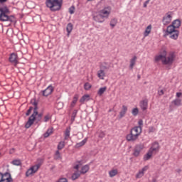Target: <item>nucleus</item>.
Masks as SVG:
<instances>
[{
  "label": "nucleus",
  "instance_id": "obj_1",
  "mask_svg": "<svg viewBox=\"0 0 182 182\" xmlns=\"http://www.w3.org/2000/svg\"><path fill=\"white\" fill-rule=\"evenodd\" d=\"M181 26V21L176 19L172 22L171 25H169L166 29V35H169L171 39H177L178 38L179 32L176 30L177 28H180Z\"/></svg>",
  "mask_w": 182,
  "mask_h": 182
},
{
  "label": "nucleus",
  "instance_id": "obj_2",
  "mask_svg": "<svg viewBox=\"0 0 182 182\" xmlns=\"http://www.w3.org/2000/svg\"><path fill=\"white\" fill-rule=\"evenodd\" d=\"M63 0H46V5L51 12H56L62 9Z\"/></svg>",
  "mask_w": 182,
  "mask_h": 182
},
{
  "label": "nucleus",
  "instance_id": "obj_3",
  "mask_svg": "<svg viewBox=\"0 0 182 182\" xmlns=\"http://www.w3.org/2000/svg\"><path fill=\"white\" fill-rule=\"evenodd\" d=\"M9 9L7 6H0V21L1 22H15V16H8Z\"/></svg>",
  "mask_w": 182,
  "mask_h": 182
},
{
  "label": "nucleus",
  "instance_id": "obj_4",
  "mask_svg": "<svg viewBox=\"0 0 182 182\" xmlns=\"http://www.w3.org/2000/svg\"><path fill=\"white\" fill-rule=\"evenodd\" d=\"M31 103L34 106L33 112L26 123V129H29V127L33 124L35 119H36V115H38V102H36L35 100H31Z\"/></svg>",
  "mask_w": 182,
  "mask_h": 182
},
{
  "label": "nucleus",
  "instance_id": "obj_5",
  "mask_svg": "<svg viewBox=\"0 0 182 182\" xmlns=\"http://www.w3.org/2000/svg\"><path fill=\"white\" fill-rule=\"evenodd\" d=\"M174 59H176V54L174 52H171L168 54V56H165L164 58V60H162V64L163 65H173V63L174 62Z\"/></svg>",
  "mask_w": 182,
  "mask_h": 182
},
{
  "label": "nucleus",
  "instance_id": "obj_6",
  "mask_svg": "<svg viewBox=\"0 0 182 182\" xmlns=\"http://www.w3.org/2000/svg\"><path fill=\"white\" fill-rule=\"evenodd\" d=\"M41 164H38L36 165H34L31 166L26 172V177H29V176H32V174H35L36 171L41 168Z\"/></svg>",
  "mask_w": 182,
  "mask_h": 182
},
{
  "label": "nucleus",
  "instance_id": "obj_7",
  "mask_svg": "<svg viewBox=\"0 0 182 182\" xmlns=\"http://www.w3.org/2000/svg\"><path fill=\"white\" fill-rule=\"evenodd\" d=\"M0 177L1 178L2 182H12L14 179H12V176L11 173L9 172H6L5 173H2L0 172Z\"/></svg>",
  "mask_w": 182,
  "mask_h": 182
},
{
  "label": "nucleus",
  "instance_id": "obj_8",
  "mask_svg": "<svg viewBox=\"0 0 182 182\" xmlns=\"http://www.w3.org/2000/svg\"><path fill=\"white\" fill-rule=\"evenodd\" d=\"M172 18H173V12L168 11V13H166L162 19L163 24L168 25V23L171 22Z\"/></svg>",
  "mask_w": 182,
  "mask_h": 182
},
{
  "label": "nucleus",
  "instance_id": "obj_9",
  "mask_svg": "<svg viewBox=\"0 0 182 182\" xmlns=\"http://www.w3.org/2000/svg\"><path fill=\"white\" fill-rule=\"evenodd\" d=\"M126 139L127 141H136L139 139V136L137 134H134L130 130V133L127 135Z\"/></svg>",
  "mask_w": 182,
  "mask_h": 182
},
{
  "label": "nucleus",
  "instance_id": "obj_10",
  "mask_svg": "<svg viewBox=\"0 0 182 182\" xmlns=\"http://www.w3.org/2000/svg\"><path fill=\"white\" fill-rule=\"evenodd\" d=\"M112 11V7L108 6L105 7L102 10L100 11V15H103L104 18H109V15H110V12Z\"/></svg>",
  "mask_w": 182,
  "mask_h": 182
},
{
  "label": "nucleus",
  "instance_id": "obj_11",
  "mask_svg": "<svg viewBox=\"0 0 182 182\" xmlns=\"http://www.w3.org/2000/svg\"><path fill=\"white\" fill-rule=\"evenodd\" d=\"M159 150H160V145L158 142H154L149 149V151L152 152L154 154L159 153Z\"/></svg>",
  "mask_w": 182,
  "mask_h": 182
},
{
  "label": "nucleus",
  "instance_id": "obj_12",
  "mask_svg": "<svg viewBox=\"0 0 182 182\" xmlns=\"http://www.w3.org/2000/svg\"><path fill=\"white\" fill-rule=\"evenodd\" d=\"M53 92V87L52 85H49L46 90L41 91L43 96L47 97L49 95H52Z\"/></svg>",
  "mask_w": 182,
  "mask_h": 182
},
{
  "label": "nucleus",
  "instance_id": "obj_13",
  "mask_svg": "<svg viewBox=\"0 0 182 182\" xmlns=\"http://www.w3.org/2000/svg\"><path fill=\"white\" fill-rule=\"evenodd\" d=\"M166 56H167V51H166V50H164L161 52V55H156L155 57V62H160V60H161V62L163 63V60H164V58H166Z\"/></svg>",
  "mask_w": 182,
  "mask_h": 182
},
{
  "label": "nucleus",
  "instance_id": "obj_14",
  "mask_svg": "<svg viewBox=\"0 0 182 182\" xmlns=\"http://www.w3.org/2000/svg\"><path fill=\"white\" fill-rule=\"evenodd\" d=\"M139 106L143 112H145V110H147V107H149V100L145 99L144 100H141L139 102Z\"/></svg>",
  "mask_w": 182,
  "mask_h": 182
},
{
  "label": "nucleus",
  "instance_id": "obj_15",
  "mask_svg": "<svg viewBox=\"0 0 182 182\" xmlns=\"http://www.w3.org/2000/svg\"><path fill=\"white\" fill-rule=\"evenodd\" d=\"M149 170V166H146L141 171H139V172L136 175V178H141L143 176H144V171H147Z\"/></svg>",
  "mask_w": 182,
  "mask_h": 182
},
{
  "label": "nucleus",
  "instance_id": "obj_16",
  "mask_svg": "<svg viewBox=\"0 0 182 182\" xmlns=\"http://www.w3.org/2000/svg\"><path fill=\"white\" fill-rule=\"evenodd\" d=\"M9 62L18 65V55L15 53H11L9 57Z\"/></svg>",
  "mask_w": 182,
  "mask_h": 182
},
{
  "label": "nucleus",
  "instance_id": "obj_17",
  "mask_svg": "<svg viewBox=\"0 0 182 182\" xmlns=\"http://www.w3.org/2000/svg\"><path fill=\"white\" fill-rule=\"evenodd\" d=\"M93 19L94 21H95V22H100V23H102V22H105V18L102 14H98L97 16H95L93 17Z\"/></svg>",
  "mask_w": 182,
  "mask_h": 182
},
{
  "label": "nucleus",
  "instance_id": "obj_18",
  "mask_svg": "<svg viewBox=\"0 0 182 182\" xmlns=\"http://www.w3.org/2000/svg\"><path fill=\"white\" fill-rule=\"evenodd\" d=\"M126 113H127V107L126 105H122V109L119 112V119H123V117L126 116Z\"/></svg>",
  "mask_w": 182,
  "mask_h": 182
},
{
  "label": "nucleus",
  "instance_id": "obj_19",
  "mask_svg": "<svg viewBox=\"0 0 182 182\" xmlns=\"http://www.w3.org/2000/svg\"><path fill=\"white\" fill-rule=\"evenodd\" d=\"M131 131L134 132V134H137V136L141 134V127H135L131 129Z\"/></svg>",
  "mask_w": 182,
  "mask_h": 182
},
{
  "label": "nucleus",
  "instance_id": "obj_20",
  "mask_svg": "<svg viewBox=\"0 0 182 182\" xmlns=\"http://www.w3.org/2000/svg\"><path fill=\"white\" fill-rule=\"evenodd\" d=\"M154 154L151 152V151L149 150L148 152L144 156V161H147L150 160Z\"/></svg>",
  "mask_w": 182,
  "mask_h": 182
},
{
  "label": "nucleus",
  "instance_id": "obj_21",
  "mask_svg": "<svg viewBox=\"0 0 182 182\" xmlns=\"http://www.w3.org/2000/svg\"><path fill=\"white\" fill-rule=\"evenodd\" d=\"M97 76L99 79H101L102 80H105V76H106V74L105 73V70H100L97 71Z\"/></svg>",
  "mask_w": 182,
  "mask_h": 182
},
{
  "label": "nucleus",
  "instance_id": "obj_22",
  "mask_svg": "<svg viewBox=\"0 0 182 182\" xmlns=\"http://www.w3.org/2000/svg\"><path fill=\"white\" fill-rule=\"evenodd\" d=\"M136 60H137V56L134 55L131 60H130V65L129 68L133 70L134 68V65H136Z\"/></svg>",
  "mask_w": 182,
  "mask_h": 182
},
{
  "label": "nucleus",
  "instance_id": "obj_23",
  "mask_svg": "<svg viewBox=\"0 0 182 182\" xmlns=\"http://www.w3.org/2000/svg\"><path fill=\"white\" fill-rule=\"evenodd\" d=\"M171 105H173V106H181V99L176 98L174 100L171 102Z\"/></svg>",
  "mask_w": 182,
  "mask_h": 182
},
{
  "label": "nucleus",
  "instance_id": "obj_24",
  "mask_svg": "<svg viewBox=\"0 0 182 182\" xmlns=\"http://www.w3.org/2000/svg\"><path fill=\"white\" fill-rule=\"evenodd\" d=\"M66 30L68 32V36H69V35H70V32L73 30V24H72V23H69L67 25Z\"/></svg>",
  "mask_w": 182,
  "mask_h": 182
},
{
  "label": "nucleus",
  "instance_id": "obj_25",
  "mask_svg": "<svg viewBox=\"0 0 182 182\" xmlns=\"http://www.w3.org/2000/svg\"><path fill=\"white\" fill-rule=\"evenodd\" d=\"M90 96L89 95H83L80 100V103H85V102L89 101Z\"/></svg>",
  "mask_w": 182,
  "mask_h": 182
},
{
  "label": "nucleus",
  "instance_id": "obj_26",
  "mask_svg": "<svg viewBox=\"0 0 182 182\" xmlns=\"http://www.w3.org/2000/svg\"><path fill=\"white\" fill-rule=\"evenodd\" d=\"M119 173V171L117 169H112L109 171V177L113 178L114 176H117V173Z\"/></svg>",
  "mask_w": 182,
  "mask_h": 182
},
{
  "label": "nucleus",
  "instance_id": "obj_27",
  "mask_svg": "<svg viewBox=\"0 0 182 182\" xmlns=\"http://www.w3.org/2000/svg\"><path fill=\"white\" fill-rule=\"evenodd\" d=\"M70 136V127H68L66 128L65 132V140H68Z\"/></svg>",
  "mask_w": 182,
  "mask_h": 182
},
{
  "label": "nucleus",
  "instance_id": "obj_28",
  "mask_svg": "<svg viewBox=\"0 0 182 182\" xmlns=\"http://www.w3.org/2000/svg\"><path fill=\"white\" fill-rule=\"evenodd\" d=\"M106 90H107V87H103L100 88L97 92L98 96H102L103 95V93H105V92H106Z\"/></svg>",
  "mask_w": 182,
  "mask_h": 182
},
{
  "label": "nucleus",
  "instance_id": "obj_29",
  "mask_svg": "<svg viewBox=\"0 0 182 182\" xmlns=\"http://www.w3.org/2000/svg\"><path fill=\"white\" fill-rule=\"evenodd\" d=\"M88 171H89V166L85 165L84 166L82 167L80 173L82 174H86V173Z\"/></svg>",
  "mask_w": 182,
  "mask_h": 182
},
{
  "label": "nucleus",
  "instance_id": "obj_30",
  "mask_svg": "<svg viewBox=\"0 0 182 182\" xmlns=\"http://www.w3.org/2000/svg\"><path fill=\"white\" fill-rule=\"evenodd\" d=\"M150 32H151V25H149L146 27L144 33V36H149Z\"/></svg>",
  "mask_w": 182,
  "mask_h": 182
},
{
  "label": "nucleus",
  "instance_id": "obj_31",
  "mask_svg": "<svg viewBox=\"0 0 182 182\" xmlns=\"http://www.w3.org/2000/svg\"><path fill=\"white\" fill-rule=\"evenodd\" d=\"M143 149H144V145L141 144H139L134 147V149L138 151L139 153H141V150H143Z\"/></svg>",
  "mask_w": 182,
  "mask_h": 182
},
{
  "label": "nucleus",
  "instance_id": "obj_32",
  "mask_svg": "<svg viewBox=\"0 0 182 182\" xmlns=\"http://www.w3.org/2000/svg\"><path fill=\"white\" fill-rule=\"evenodd\" d=\"M87 141V139H85L84 140H82L81 142L77 143L75 145V147L79 148V147H82V146H85V144H86V142Z\"/></svg>",
  "mask_w": 182,
  "mask_h": 182
},
{
  "label": "nucleus",
  "instance_id": "obj_33",
  "mask_svg": "<svg viewBox=\"0 0 182 182\" xmlns=\"http://www.w3.org/2000/svg\"><path fill=\"white\" fill-rule=\"evenodd\" d=\"M110 26H112V28H114V26H116V25H117V18H112L110 21L109 23Z\"/></svg>",
  "mask_w": 182,
  "mask_h": 182
},
{
  "label": "nucleus",
  "instance_id": "obj_34",
  "mask_svg": "<svg viewBox=\"0 0 182 182\" xmlns=\"http://www.w3.org/2000/svg\"><path fill=\"white\" fill-rule=\"evenodd\" d=\"M77 99H79V97L77 95H75L74 97H73V102H71V107H75V105H76V103L77 102Z\"/></svg>",
  "mask_w": 182,
  "mask_h": 182
},
{
  "label": "nucleus",
  "instance_id": "obj_35",
  "mask_svg": "<svg viewBox=\"0 0 182 182\" xmlns=\"http://www.w3.org/2000/svg\"><path fill=\"white\" fill-rule=\"evenodd\" d=\"M77 114V109H74L73 113H72V116H71V122H73L75 119H76Z\"/></svg>",
  "mask_w": 182,
  "mask_h": 182
},
{
  "label": "nucleus",
  "instance_id": "obj_36",
  "mask_svg": "<svg viewBox=\"0 0 182 182\" xmlns=\"http://www.w3.org/2000/svg\"><path fill=\"white\" fill-rule=\"evenodd\" d=\"M80 177V173H79L78 172L74 173L72 176L71 178L72 180H77V178Z\"/></svg>",
  "mask_w": 182,
  "mask_h": 182
},
{
  "label": "nucleus",
  "instance_id": "obj_37",
  "mask_svg": "<svg viewBox=\"0 0 182 182\" xmlns=\"http://www.w3.org/2000/svg\"><path fill=\"white\" fill-rule=\"evenodd\" d=\"M12 164H14V166H21L22 162L19 159H15L12 161Z\"/></svg>",
  "mask_w": 182,
  "mask_h": 182
},
{
  "label": "nucleus",
  "instance_id": "obj_38",
  "mask_svg": "<svg viewBox=\"0 0 182 182\" xmlns=\"http://www.w3.org/2000/svg\"><path fill=\"white\" fill-rule=\"evenodd\" d=\"M36 116L37 117H36L35 120H37V122H41V120H42V117L43 116V114L42 113L37 114Z\"/></svg>",
  "mask_w": 182,
  "mask_h": 182
},
{
  "label": "nucleus",
  "instance_id": "obj_39",
  "mask_svg": "<svg viewBox=\"0 0 182 182\" xmlns=\"http://www.w3.org/2000/svg\"><path fill=\"white\" fill-rule=\"evenodd\" d=\"M91 87H92V85H90V83H89V82H86V83L84 85V89H85V90H89Z\"/></svg>",
  "mask_w": 182,
  "mask_h": 182
},
{
  "label": "nucleus",
  "instance_id": "obj_40",
  "mask_svg": "<svg viewBox=\"0 0 182 182\" xmlns=\"http://www.w3.org/2000/svg\"><path fill=\"white\" fill-rule=\"evenodd\" d=\"M65 147V142L60 141L58 145V150H62Z\"/></svg>",
  "mask_w": 182,
  "mask_h": 182
},
{
  "label": "nucleus",
  "instance_id": "obj_41",
  "mask_svg": "<svg viewBox=\"0 0 182 182\" xmlns=\"http://www.w3.org/2000/svg\"><path fill=\"white\" fill-rule=\"evenodd\" d=\"M133 116H137L139 114V109L138 108H134L132 112Z\"/></svg>",
  "mask_w": 182,
  "mask_h": 182
},
{
  "label": "nucleus",
  "instance_id": "obj_42",
  "mask_svg": "<svg viewBox=\"0 0 182 182\" xmlns=\"http://www.w3.org/2000/svg\"><path fill=\"white\" fill-rule=\"evenodd\" d=\"M105 136L106 134L103 131H101L99 133L98 137H100V139H103Z\"/></svg>",
  "mask_w": 182,
  "mask_h": 182
},
{
  "label": "nucleus",
  "instance_id": "obj_43",
  "mask_svg": "<svg viewBox=\"0 0 182 182\" xmlns=\"http://www.w3.org/2000/svg\"><path fill=\"white\" fill-rule=\"evenodd\" d=\"M32 110H33V107H30L26 113V116H29V114H31V113H32Z\"/></svg>",
  "mask_w": 182,
  "mask_h": 182
},
{
  "label": "nucleus",
  "instance_id": "obj_44",
  "mask_svg": "<svg viewBox=\"0 0 182 182\" xmlns=\"http://www.w3.org/2000/svg\"><path fill=\"white\" fill-rule=\"evenodd\" d=\"M133 156H134V157H139V156H140V152L136 149H134Z\"/></svg>",
  "mask_w": 182,
  "mask_h": 182
},
{
  "label": "nucleus",
  "instance_id": "obj_45",
  "mask_svg": "<svg viewBox=\"0 0 182 182\" xmlns=\"http://www.w3.org/2000/svg\"><path fill=\"white\" fill-rule=\"evenodd\" d=\"M69 12L70 14V15H73V14H75V6H71L69 9Z\"/></svg>",
  "mask_w": 182,
  "mask_h": 182
},
{
  "label": "nucleus",
  "instance_id": "obj_46",
  "mask_svg": "<svg viewBox=\"0 0 182 182\" xmlns=\"http://www.w3.org/2000/svg\"><path fill=\"white\" fill-rule=\"evenodd\" d=\"M55 159V160H58V159H60V153L59 152V151H56Z\"/></svg>",
  "mask_w": 182,
  "mask_h": 182
},
{
  "label": "nucleus",
  "instance_id": "obj_47",
  "mask_svg": "<svg viewBox=\"0 0 182 182\" xmlns=\"http://www.w3.org/2000/svg\"><path fill=\"white\" fill-rule=\"evenodd\" d=\"M58 182H68V179L66 178H60Z\"/></svg>",
  "mask_w": 182,
  "mask_h": 182
},
{
  "label": "nucleus",
  "instance_id": "obj_48",
  "mask_svg": "<svg viewBox=\"0 0 182 182\" xmlns=\"http://www.w3.org/2000/svg\"><path fill=\"white\" fill-rule=\"evenodd\" d=\"M49 119H50V117H49V115H46L44 117V122H49Z\"/></svg>",
  "mask_w": 182,
  "mask_h": 182
},
{
  "label": "nucleus",
  "instance_id": "obj_49",
  "mask_svg": "<svg viewBox=\"0 0 182 182\" xmlns=\"http://www.w3.org/2000/svg\"><path fill=\"white\" fill-rule=\"evenodd\" d=\"M150 2V0H146L144 3V8H147V4Z\"/></svg>",
  "mask_w": 182,
  "mask_h": 182
},
{
  "label": "nucleus",
  "instance_id": "obj_50",
  "mask_svg": "<svg viewBox=\"0 0 182 182\" xmlns=\"http://www.w3.org/2000/svg\"><path fill=\"white\" fill-rule=\"evenodd\" d=\"M103 70L110 69V65H102Z\"/></svg>",
  "mask_w": 182,
  "mask_h": 182
},
{
  "label": "nucleus",
  "instance_id": "obj_51",
  "mask_svg": "<svg viewBox=\"0 0 182 182\" xmlns=\"http://www.w3.org/2000/svg\"><path fill=\"white\" fill-rule=\"evenodd\" d=\"M158 95H159V96H163V95H164V91L163 90H161L158 92Z\"/></svg>",
  "mask_w": 182,
  "mask_h": 182
},
{
  "label": "nucleus",
  "instance_id": "obj_52",
  "mask_svg": "<svg viewBox=\"0 0 182 182\" xmlns=\"http://www.w3.org/2000/svg\"><path fill=\"white\" fill-rule=\"evenodd\" d=\"M138 124H139L138 127H141V126H143V120L140 119V120L138 122Z\"/></svg>",
  "mask_w": 182,
  "mask_h": 182
},
{
  "label": "nucleus",
  "instance_id": "obj_53",
  "mask_svg": "<svg viewBox=\"0 0 182 182\" xmlns=\"http://www.w3.org/2000/svg\"><path fill=\"white\" fill-rule=\"evenodd\" d=\"M46 132L50 135L52 134V133H53V131L52 129H48Z\"/></svg>",
  "mask_w": 182,
  "mask_h": 182
},
{
  "label": "nucleus",
  "instance_id": "obj_54",
  "mask_svg": "<svg viewBox=\"0 0 182 182\" xmlns=\"http://www.w3.org/2000/svg\"><path fill=\"white\" fill-rule=\"evenodd\" d=\"M182 96V93L181 92H177L176 93V97H181Z\"/></svg>",
  "mask_w": 182,
  "mask_h": 182
},
{
  "label": "nucleus",
  "instance_id": "obj_55",
  "mask_svg": "<svg viewBox=\"0 0 182 182\" xmlns=\"http://www.w3.org/2000/svg\"><path fill=\"white\" fill-rule=\"evenodd\" d=\"M14 153H15V149H11L10 150V154H14Z\"/></svg>",
  "mask_w": 182,
  "mask_h": 182
},
{
  "label": "nucleus",
  "instance_id": "obj_56",
  "mask_svg": "<svg viewBox=\"0 0 182 182\" xmlns=\"http://www.w3.org/2000/svg\"><path fill=\"white\" fill-rule=\"evenodd\" d=\"M48 136H50L48 132H46L45 134H44V137L45 138H46V137H48Z\"/></svg>",
  "mask_w": 182,
  "mask_h": 182
},
{
  "label": "nucleus",
  "instance_id": "obj_57",
  "mask_svg": "<svg viewBox=\"0 0 182 182\" xmlns=\"http://www.w3.org/2000/svg\"><path fill=\"white\" fill-rule=\"evenodd\" d=\"M74 168L75 170H79V165H76L75 166H74Z\"/></svg>",
  "mask_w": 182,
  "mask_h": 182
},
{
  "label": "nucleus",
  "instance_id": "obj_58",
  "mask_svg": "<svg viewBox=\"0 0 182 182\" xmlns=\"http://www.w3.org/2000/svg\"><path fill=\"white\" fill-rule=\"evenodd\" d=\"M8 0H0V4H4V2H6Z\"/></svg>",
  "mask_w": 182,
  "mask_h": 182
},
{
  "label": "nucleus",
  "instance_id": "obj_59",
  "mask_svg": "<svg viewBox=\"0 0 182 182\" xmlns=\"http://www.w3.org/2000/svg\"><path fill=\"white\" fill-rule=\"evenodd\" d=\"M58 105H60L61 107H63V103L59 102Z\"/></svg>",
  "mask_w": 182,
  "mask_h": 182
},
{
  "label": "nucleus",
  "instance_id": "obj_60",
  "mask_svg": "<svg viewBox=\"0 0 182 182\" xmlns=\"http://www.w3.org/2000/svg\"><path fill=\"white\" fill-rule=\"evenodd\" d=\"M149 132H153V127L149 128Z\"/></svg>",
  "mask_w": 182,
  "mask_h": 182
},
{
  "label": "nucleus",
  "instance_id": "obj_61",
  "mask_svg": "<svg viewBox=\"0 0 182 182\" xmlns=\"http://www.w3.org/2000/svg\"><path fill=\"white\" fill-rule=\"evenodd\" d=\"M137 77H138V80H140L141 77L140 76V75H138Z\"/></svg>",
  "mask_w": 182,
  "mask_h": 182
},
{
  "label": "nucleus",
  "instance_id": "obj_62",
  "mask_svg": "<svg viewBox=\"0 0 182 182\" xmlns=\"http://www.w3.org/2000/svg\"><path fill=\"white\" fill-rule=\"evenodd\" d=\"M87 1H92V0H87Z\"/></svg>",
  "mask_w": 182,
  "mask_h": 182
}]
</instances>
